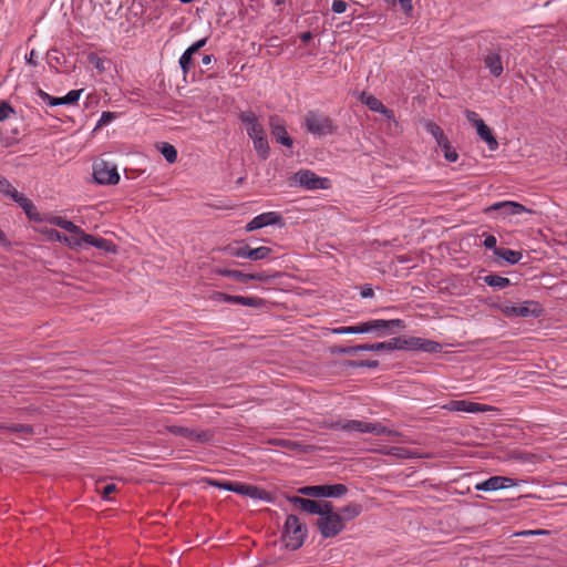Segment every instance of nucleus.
<instances>
[{"mask_svg": "<svg viewBox=\"0 0 567 567\" xmlns=\"http://www.w3.org/2000/svg\"><path fill=\"white\" fill-rule=\"evenodd\" d=\"M392 328L403 329L404 323L401 319H374L357 326L333 328L331 332L334 334L375 333L377 337L382 338L388 336L389 330Z\"/></svg>", "mask_w": 567, "mask_h": 567, "instance_id": "obj_1", "label": "nucleus"}, {"mask_svg": "<svg viewBox=\"0 0 567 567\" xmlns=\"http://www.w3.org/2000/svg\"><path fill=\"white\" fill-rule=\"evenodd\" d=\"M332 427L342 430L346 432H359V433H371L374 435H400L396 431L391 430L381 423L363 422L360 420H344L336 422Z\"/></svg>", "mask_w": 567, "mask_h": 567, "instance_id": "obj_2", "label": "nucleus"}, {"mask_svg": "<svg viewBox=\"0 0 567 567\" xmlns=\"http://www.w3.org/2000/svg\"><path fill=\"white\" fill-rule=\"evenodd\" d=\"M306 536V525H303L296 515H288L282 532V542L285 547L290 550L300 548Z\"/></svg>", "mask_w": 567, "mask_h": 567, "instance_id": "obj_3", "label": "nucleus"}, {"mask_svg": "<svg viewBox=\"0 0 567 567\" xmlns=\"http://www.w3.org/2000/svg\"><path fill=\"white\" fill-rule=\"evenodd\" d=\"M305 126L309 133L316 136H326L336 130L332 120L318 111H309L305 115Z\"/></svg>", "mask_w": 567, "mask_h": 567, "instance_id": "obj_4", "label": "nucleus"}, {"mask_svg": "<svg viewBox=\"0 0 567 567\" xmlns=\"http://www.w3.org/2000/svg\"><path fill=\"white\" fill-rule=\"evenodd\" d=\"M318 528L324 538L337 536L344 528L343 517L333 512V505L330 504V511L327 514H322L317 522Z\"/></svg>", "mask_w": 567, "mask_h": 567, "instance_id": "obj_5", "label": "nucleus"}, {"mask_svg": "<svg viewBox=\"0 0 567 567\" xmlns=\"http://www.w3.org/2000/svg\"><path fill=\"white\" fill-rule=\"evenodd\" d=\"M398 350L396 338H392L389 341L378 342L373 344H359L354 347H334L332 353L334 354H348L354 355L361 351H393Z\"/></svg>", "mask_w": 567, "mask_h": 567, "instance_id": "obj_6", "label": "nucleus"}, {"mask_svg": "<svg viewBox=\"0 0 567 567\" xmlns=\"http://www.w3.org/2000/svg\"><path fill=\"white\" fill-rule=\"evenodd\" d=\"M396 346L398 350H420L429 353L439 352L442 348L436 341L417 337H396Z\"/></svg>", "mask_w": 567, "mask_h": 567, "instance_id": "obj_7", "label": "nucleus"}, {"mask_svg": "<svg viewBox=\"0 0 567 567\" xmlns=\"http://www.w3.org/2000/svg\"><path fill=\"white\" fill-rule=\"evenodd\" d=\"M93 176L96 183L103 185H115L120 181L116 166L105 161L96 162L93 165Z\"/></svg>", "mask_w": 567, "mask_h": 567, "instance_id": "obj_8", "label": "nucleus"}, {"mask_svg": "<svg viewBox=\"0 0 567 567\" xmlns=\"http://www.w3.org/2000/svg\"><path fill=\"white\" fill-rule=\"evenodd\" d=\"M506 317H537L540 313L539 305L534 301H524L522 303H505L501 307Z\"/></svg>", "mask_w": 567, "mask_h": 567, "instance_id": "obj_9", "label": "nucleus"}, {"mask_svg": "<svg viewBox=\"0 0 567 567\" xmlns=\"http://www.w3.org/2000/svg\"><path fill=\"white\" fill-rule=\"evenodd\" d=\"M347 491L343 484L306 486L299 489L301 494L312 497H341Z\"/></svg>", "mask_w": 567, "mask_h": 567, "instance_id": "obj_10", "label": "nucleus"}, {"mask_svg": "<svg viewBox=\"0 0 567 567\" xmlns=\"http://www.w3.org/2000/svg\"><path fill=\"white\" fill-rule=\"evenodd\" d=\"M293 181L296 184L305 187L306 189H327L329 187V179L319 177L311 171H299L295 174Z\"/></svg>", "mask_w": 567, "mask_h": 567, "instance_id": "obj_11", "label": "nucleus"}, {"mask_svg": "<svg viewBox=\"0 0 567 567\" xmlns=\"http://www.w3.org/2000/svg\"><path fill=\"white\" fill-rule=\"evenodd\" d=\"M227 251L230 256L238 258H247L250 260H261L266 259L272 252L271 248L266 246H260L257 248H250L249 246L241 247H228Z\"/></svg>", "mask_w": 567, "mask_h": 567, "instance_id": "obj_12", "label": "nucleus"}, {"mask_svg": "<svg viewBox=\"0 0 567 567\" xmlns=\"http://www.w3.org/2000/svg\"><path fill=\"white\" fill-rule=\"evenodd\" d=\"M289 502L309 514H317L320 516L329 513L331 504V502H319L299 496L290 497Z\"/></svg>", "mask_w": 567, "mask_h": 567, "instance_id": "obj_13", "label": "nucleus"}, {"mask_svg": "<svg viewBox=\"0 0 567 567\" xmlns=\"http://www.w3.org/2000/svg\"><path fill=\"white\" fill-rule=\"evenodd\" d=\"M492 210L499 212V214L503 218L520 215L524 213H528V214L534 213L532 209L525 207L524 205H522L517 202H512V200L494 203L492 206H489L486 209V212H492Z\"/></svg>", "mask_w": 567, "mask_h": 567, "instance_id": "obj_14", "label": "nucleus"}, {"mask_svg": "<svg viewBox=\"0 0 567 567\" xmlns=\"http://www.w3.org/2000/svg\"><path fill=\"white\" fill-rule=\"evenodd\" d=\"M167 430L174 434L187 439L189 442L205 443L210 441L212 434L207 431H198L195 429L184 427L179 425L167 426Z\"/></svg>", "mask_w": 567, "mask_h": 567, "instance_id": "obj_15", "label": "nucleus"}, {"mask_svg": "<svg viewBox=\"0 0 567 567\" xmlns=\"http://www.w3.org/2000/svg\"><path fill=\"white\" fill-rule=\"evenodd\" d=\"M239 118L246 126L247 134L251 140L266 135L262 124L254 112H241L239 114Z\"/></svg>", "mask_w": 567, "mask_h": 567, "instance_id": "obj_16", "label": "nucleus"}, {"mask_svg": "<svg viewBox=\"0 0 567 567\" xmlns=\"http://www.w3.org/2000/svg\"><path fill=\"white\" fill-rule=\"evenodd\" d=\"M515 485L516 483L513 478L506 476H492L483 482L475 484L474 488L476 491L494 492L509 488Z\"/></svg>", "mask_w": 567, "mask_h": 567, "instance_id": "obj_17", "label": "nucleus"}, {"mask_svg": "<svg viewBox=\"0 0 567 567\" xmlns=\"http://www.w3.org/2000/svg\"><path fill=\"white\" fill-rule=\"evenodd\" d=\"M282 217L277 212H267L254 217L247 225V231H254L270 225H281Z\"/></svg>", "mask_w": 567, "mask_h": 567, "instance_id": "obj_18", "label": "nucleus"}, {"mask_svg": "<svg viewBox=\"0 0 567 567\" xmlns=\"http://www.w3.org/2000/svg\"><path fill=\"white\" fill-rule=\"evenodd\" d=\"M443 409L457 412L481 413L492 410V406L466 400H453L443 405Z\"/></svg>", "mask_w": 567, "mask_h": 567, "instance_id": "obj_19", "label": "nucleus"}, {"mask_svg": "<svg viewBox=\"0 0 567 567\" xmlns=\"http://www.w3.org/2000/svg\"><path fill=\"white\" fill-rule=\"evenodd\" d=\"M82 92L83 90H72L62 97H54L42 90H38V95L41 97L43 102L48 103L49 105L56 106L62 104H75L79 101Z\"/></svg>", "mask_w": 567, "mask_h": 567, "instance_id": "obj_20", "label": "nucleus"}, {"mask_svg": "<svg viewBox=\"0 0 567 567\" xmlns=\"http://www.w3.org/2000/svg\"><path fill=\"white\" fill-rule=\"evenodd\" d=\"M269 125L271 128V134L276 138V141L285 146L290 147L292 145V140L287 133L286 126L278 116L274 115L269 118Z\"/></svg>", "mask_w": 567, "mask_h": 567, "instance_id": "obj_21", "label": "nucleus"}, {"mask_svg": "<svg viewBox=\"0 0 567 567\" xmlns=\"http://www.w3.org/2000/svg\"><path fill=\"white\" fill-rule=\"evenodd\" d=\"M234 493L248 496L254 499H264L267 502L271 499L270 494L265 489H261L255 485H248L239 482H237V485H235Z\"/></svg>", "mask_w": 567, "mask_h": 567, "instance_id": "obj_22", "label": "nucleus"}, {"mask_svg": "<svg viewBox=\"0 0 567 567\" xmlns=\"http://www.w3.org/2000/svg\"><path fill=\"white\" fill-rule=\"evenodd\" d=\"M360 101L365 104L371 111L383 114L385 117L391 118L393 116L392 111L386 109L383 103L375 96L363 92L360 95Z\"/></svg>", "mask_w": 567, "mask_h": 567, "instance_id": "obj_23", "label": "nucleus"}, {"mask_svg": "<svg viewBox=\"0 0 567 567\" xmlns=\"http://www.w3.org/2000/svg\"><path fill=\"white\" fill-rule=\"evenodd\" d=\"M474 127L476 128L477 135L484 142H486V144L491 151H495L498 147V143H497L496 138L494 137L491 128L484 123V121L478 122L477 125Z\"/></svg>", "mask_w": 567, "mask_h": 567, "instance_id": "obj_24", "label": "nucleus"}, {"mask_svg": "<svg viewBox=\"0 0 567 567\" xmlns=\"http://www.w3.org/2000/svg\"><path fill=\"white\" fill-rule=\"evenodd\" d=\"M485 66L489 70L491 74L498 78L503 73V63L501 55L495 52H489L484 58Z\"/></svg>", "mask_w": 567, "mask_h": 567, "instance_id": "obj_25", "label": "nucleus"}, {"mask_svg": "<svg viewBox=\"0 0 567 567\" xmlns=\"http://www.w3.org/2000/svg\"><path fill=\"white\" fill-rule=\"evenodd\" d=\"M85 244L96 247L97 249L104 250L106 252H115L116 248L115 245L104 238L94 237L92 235H89L83 237Z\"/></svg>", "mask_w": 567, "mask_h": 567, "instance_id": "obj_26", "label": "nucleus"}, {"mask_svg": "<svg viewBox=\"0 0 567 567\" xmlns=\"http://www.w3.org/2000/svg\"><path fill=\"white\" fill-rule=\"evenodd\" d=\"M16 203L24 210L30 219L39 220V214L33 203L27 198L23 194H20L16 199Z\"/></svg>", "mask_w": 567, "mask_h": 567, "instance_id": "obj_27", "label": "nucleus"}, {"mask_svg": "<svg viewBox=\"0 0 567 567\" xmlns=\"http://www.w3.org/2000/svg\"><path fill=\"white\" fill-rule=\"evenodd\" d=\"M495 256L511 265H515L522 259V252L507 248H495Z\"/></svg>", "mask_w": 567, "mask_h": 567, "instance_id": "obj_28", "label": "nucleus"}, {"mask_svg": "<svg viewBox=\"0 0 567 567\" xmlns=\"http://www.w3.org/2000/svg\"><path fill=\"white\" fill-rule=\"evenodd\" d=\"M50 223L54 226L61 227L62 229L72 233V234H82V229L76 226L74 223L64 219L62 217L55 216L50 219Z\"/></svg>", "mask_w": 567, "mask_h": 567, "instance_id": "obj_29", "label": "nucleus"}, {"mask_svg": "<svg viewBox=\"0 0 567 567\" xmlns=\"http://www.w3.org/2000/svg\"><path fill=\"white\" fill-rule=\"evenodd\" d=\"M425 130L429 134L433 136L437 145L449 140L447 136L444 134L443 130L434 122H426Z\"/></svg>", "mask_w": 567, "mask_h": 567, "instance_id": "obj_30", "label": "nucleus"}, {"mask_svg": "<svg viewBox=\"0 0 567 567\" xmlns=\"http://www.w3.org/2000/svg\"><path fill=\"white\" fill-rule=\"evenodd\" d=\"M361 513V505L357 504V503H351V504H348L347 506L342 507L340 509V515L343 517V523L346 520H351L353 518H355L357 516H359Z\"/></svg>", "mask_w": 567, "mask_h": 567, "instance_id": "obj_31", "label": "nucleus"}, {"mask_svg": "<svg viewBox=\"0 0 567 567\" xmlns=\"http://www.w3.org/2000/svg\"><path fill=\"white\" fill-rule=\"evenodd\" d=\"M484 281L488 286L499 288V289H503V288L509 286V284H511L508 278L497 276V275L485 276Z\"/></svg>", "mask_w": 567, "mask_h": 567, "instance_id": "obj_32", "label": "nucleus"}, {"mask_svg": "<svg viewBox=\"0 0 567 567\" xmlns=\"http://www.w3.org/2000/svg\"><path fill=\"white\" fill-rule=\"evenodd\" d=\"M73 235L74 236H65V237H63V243L66 244L72 249L82 248L83 245L85 244L83 237L87 236V234H85L82 230V234H73Z\"/></svg>", "mask_w": 567, "mask_h": 567, "instance_id": "obj_33", "label": "nucleus"}, {"mask_svg": "<svg viewBox=\"0 0 567 567\" xmlns=\"http://www.w3.org/2000/svg\"><path fill=\"white\" fill-rule=\"evenodd\" d=\"M0 193L12 198L13 200L20 193L12 186V184L3 176L0 175Z\"/></svg>", "mask_w": 567, "mask_h": 567, "instance_id": "obj_34", "label": "nucleus"}, {"mask_svg": "<svg viewBox=\"0 0 567 567\" xmlns=\"http://www.w3.org/2000/svg\"><path fill=\"white\" fill-rule=\"evenodd\" d=\"M252 143H254L255 150L260 155V157L267 158L268 153H269V145H268L267 136L265 135L261 137L254 138Z\"/></svg>", "mask_w": 567, "mask_h": 567, "instance_id": "obj_35", "label": "nucleus"}, {"mask_svg": "<svg viewBox=\"0 0 567 567\" xmlns=\"http://www.w3.org/2000/svg\"><path fill=\"white\" fill-rule=\"evenodd\" d=\"M216 274H218L220 276H224V277L234 278V279H236V280H238L240 282L248 281V274H245V272H241V271H238V270L217 269Z\"/></svg>", "mask_w": 567, "mask_h": 567, "instance_id": "obj_36", "label": "nucleus"}, {"mask_svg": "<svg viewBox=\"0 0 567 567\" xmlns=\"http://www.w3.org/2000/svg\"><path fill=\"white\" fill-rule=\"evenodd\" d=\"M444 152V157L447 162L454 163L458 158L457 152L451 146L449 140L439 145Z\"/></svg>", "mask_w": 567, "mask_h": 567, "instance_id": "obj_37", "label": "nucleus"}, {"mask_svg": "<svg viewBox=\"0 0 567 567\" xmlns=\"http://www.w3.org/2000/svg\"><path fill=\"white\" fill-rule=\"evenodd\" d=\"M234 303L247 306V307H259L264 303V301L256 297H244V296H235Z\"/></svg>", "mask_w": 567, "mask_h": 567, "instance_id": "obj_38", "label": "nucleus"}, {"mask_svg": "<svg viewBox=\"0 0 567 567\" xmlns=\"http://www.w3.org/2000/svg\"><path fill=\"white\" fill-rule=\"evenodd\" d=\"M193 54L195 53L188 48L179 58V65L185 74L190 70Z\"/></svg>", "mask_w": 567, "mask_h": 567, "instance_id": "obj_39", "label": "nucleus"}, {"mask_svg": "<svg viewBox=\"0 0 567 567\" xmlns=\"http://www.w3.org/2000/svg\"><path fill=\"white\" fill-rule=\"evenodd\" d=\"M161 152H162L163 156L165 157V159L168 163L176 162V159H177V151H176V148L173 145L165 143L163 145Z\"/></svg>", "mask_w": 567, "mask_h": 567, "instance_id": "obj_40", "label": "nucleus"}, {"mask_svg": "<svg viewBox=\"0 0 567 567\" xmlns=\"http://www.w3.org/2000/svg\"><path fill=\"white\" fill-rule=\"evenodd\" d=\"M13 113L14 110L8 102H0V122L8 120Z\"/></svg>", "mask_w": 567, "mask_h": 567, "instance_id": "obj_41", "label": "nucleus"}, {"mask_svg": "<svg viewBox=\"0 0 567 567\" xmlns=\"http://www.w3.org/2000/svg\"><path fill=\"white\" fill-rule=\"evenodd\" d=\"M207 482L212 486L223 488L226 491H230V492H234L235 485H237V482H220L217 480H208Z\"/></svg>", "mask_w": 567, "mask_h": 567, "instance_id": "obj_42", "label": "nucleus"}, {"mask_svg": "<svg viewBox=\"0 0 567 567\" xmlns=\"http://www.w3.org/2000/svg\"><path fill=\"white\" fill-rule=\"evenodd\" d=\"M349 365L355 368H377L379 362L377 360L351 361Z\"/></svg>", "mask_w": 567, "mask_h": 567, "instance_id": "obj_43", "label": "nucleus"}, {"mask_svg": "<svg viewBox=\"0 0 567 567\" xmlns=\"http://www.w3.org/2000/svg\"><path fill=\"white\" fill-rule=\"evenodd\" d=\"M212 299L217 302H230L234 303L235 296L227 295L224 292H214Z\"/></svg>", "mask_w": 567, "mask_h": 567, "instance_id": "obj_44", "label": "nucleus"}, {"mask_svg": "<svg viewBox=\"0 0 567 567\" xmlns=\"http://www.w3.org/2000/svg\"><path fill=\"white\" fill-rule=\"evenodd\" d=\"M465 116L467 121L473 125L476 126L478 122H482L483 120L478 116V114L474 111L466 110Z\"/></svg>", "mask_w": 567, "mask_h": 567, "instance_id": "obj_45", "label": "nucleus"}, {"mask_svg": "<svg viewBox=\"0 0 567 567\" xmlns=\"http://www.w3.org/2000/svg\"><path fill=\"white\" fill-rule=\"evenodd\" d=\"M117 489V486L115 484H106L101 494L104 499H110L111 494H113Z\"/></svg>", "mask_w": 567, "mask_h": 567, "instance_id": "obj_46", "label": "nucleus"}, {"mask_svg": "<svg viewBox=\"0 0 567 567\" xmlns=\"http://www.w3.org/2000/svg\"><path fill=\"white\" fill-rule=\"evenodd\" d=\"M347 10V3L342 0H334L332 2V11L336 13H343Z\"/></svg>", "mask_w": 567, "mask_h": 567, "instance_id": "obj_47", "label": "nucleus"}, {"mask_svg": "<svg viewBox=\"0 0 567 567\" xmlns=\"http://www.w3.org/2000/svg\"><path fill=\"white\" fill-rule=\"evenodd\" d=\"M398 3H400L401 9L405 14H411L413 10L412 0H398Z\"/></svg>", "mask_w": 567, "mask_h": 567, "instance_id": "obj_48", "label": "nucleus"}, {"mask_svg": "<svg viewBox=\"0 0 567 567\" xmlns=\"http://www.w3.org/2000/svg\"><path fill=\"white\" fill-rule=\"evenodd\" d=\"M484 247L487 248V249H494L497 248L496 247V244H497V239L495 236L493 235H487L484 239Z\"/></svg>", "mask_w": 567, "mask_h": 567, "instance_id": "obj_49", "label": "nucleus"}, {"mask_svg": "<svg viewBox=\"0 0 567 567\" xmlns=\"http://www.w3.org/2000/svg\"><path fill=\"white\" fill-rule=\"evenodd\" d=\"M90 61H91V63H93V64H94V66H95L99 71H101V72H102V71H104L103 61H102L99 56H96V55L92 54V55L90 56Z\"/></svg>", "mask_w": 567, "mask_h": 567, "instance_id": "obj_50", "label": "nucleus"}, {"mask_svg": "<svg viewBox=\"0 0 567 567\" xmlns=\"http://www.w3.org/2000/svg\"><path fill=\"white\" fill-rule=\"evenodd\" d=\"M206 41H207L206 39H200V40L196 41L194 44H192V45L189 47V49H190L194 53H196L200 48H203V47L206 44Z\"/></svg>", "mask_w": 567, "mask_h": 567, "instance_id": "obj_51", "label": "nucleus"}, {"mask_svg": "<svg viewBox=\"0 0 567 567\" xmlns=\"http://www.w3.org/2000/svg\"><path fill=\"white\" fill-rule=\"evenodd\" d=\"M267 279H268V276L265 274H248V280L265 281Z\"/></svg>", "mask_w": 567, "mask_h": 567, "instance_id": "obj_52", "label": "nucleus"}, {"mask_svg": "<svg viewBox=\"0 0 567 567\" xmlns=\"http://www.w3.org/2000/svg\"><path fill=\"white\" fill-rule=\"evenodd\" d=\"M63 237H65V235H62L61 233H59L56 230H51V233H50V238L51 239H54V240L63 243Z\"/></svg>", "mask_w": 567, "mask_h": 567, "instance_id": "obj_53", "label": "nucleus"}, {"mask_svg": "<svg viewBox=\"0 0 567 567\" xmlns=\"http://www.w3.org/2000/svg\"><path fill=\"white\" fill-rule=\"evenodd\" d=\"M114 117V115L110 112H104L101 116L100 123H107Z\"/></svg>", "mask_w": 567, "mask_h": 567, "instance_id": "obj_54", "label": "nucleus"}, {"mask_svg": "<svg viewBox=\"0 0 567 567\" xmlns=\"http://www.w3.org/2000/svg\"><path fill=\"white\" fill-rule=\"evenodd\" d=\"M300 39L302 42L307 43L309 42L311 39H312V33L311 32H305L300 35Z\"/></svg>", "mask_w": 567, "mask_h": 567, "instance_id": "obj_55", "label": "nucleus"}, {"mask_svg": "<svg viewBox=\"0 0 567 567\" xmlns=\"http://www.w3.org/2000/svg\"><path fill=\"white\" fill-rule=\"evenodd\" d=\"M27 61L30 63V64H33L35 65L37 64V61H35V51L32 50L29 54V58L27 59Z\"/></svg>", "mask_w": 567, "mask_h": 567, "instance_id": "obj_56", "label": "nucleus"}, {"mask_svg": "<svg viewBox=\"0 0 567 567\" xmlns=\"http://www.w3.org/2000/svg\"><path fill=\"white\" fill-rule=\"evenodd\" d=\"M363 298H369L373 296V290L371 288L363 289L361 292Z\"/></svg>", "mask_w": 567, "mask_h": 567, "instance_id": "obj_57", "label": "nucleus"}, {"mask_svg": "<svg viewBox=\"0 0 567 567\" xmlns=\"http://www.w3.org/2000/svg\"><path fill=\"white\" fill-rule=\"evenodd\" d=\"M213 61V55L206 54L203 56L202 62L204 65L210 64Z\"/></svg>", "mask_w": 567, "mask_h": 567, "instance_id": "obj_58", "label": "nucleus"}, {"mask_svg": "<svg viewBox=\"0 0 567 567\" xmlns=\"http://www.w3.org/2000/svg\"><path fill=\"white\" fill-rule=\"evenodd\" d=\"M13 431H24V432H29L30 431V427L29 426H25V425H19V426H14L12 427Z\"/></svg>", "mask_w": 567, "mask_h": 567, "instance_id": "obj_59", "label": "nucleus"}, {"mask_svg": "<svg viewBox=\"0 0 567 567\" xmlns=\"http://www.w3.org/2000/svg\"><path fill=\"white\" fill-rule=\"evenodd\" d=\"M389 6L394 7L398 3V0H384Z\"/></svg>", "mask_w": 567, "mask_h": 567, "instance_id": "obj_60", "label": "nucleus"}, {"mask_svg": "<svg viewBox=\"0 0 567 567\" xmlns=\"http://www.w3.org/2000/svg\"><path fill=\"white\" fill-rule=\"evenodd\" d=\"M4 240V234L0 230V241Z\"/></svg>", "mask_w": 567, "mask_h": 567, "instance_id": "obj_61", "label": "nucleus"}]
</instances>
